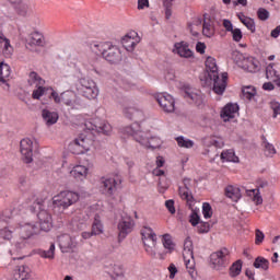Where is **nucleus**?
Segmentation results:
<instances>
[{
    "instance_id": "f257e3e1",
    "label": "nucleus",
    "mask_w": 280,
    "mask_h": 280,
    "mask_svg": "<svg viewBox=\"0 0 280 280\" xmlns=\"http://www.w3.org/2000/svg\"><path fill=\"white\" fill-rule=\"evenodd\" d=\"M206 70L208 71L209 80L212 81V90L217 95H223L226 91V80H229V73L223 72L220 78L218 72V63L215 58L208 57L206 59Z\"/></svg>"
},
{
    "instance_id": "f03ea898",
    "label": "nucleus",
    "mask_w": 280,
    "mask_h": 280,
    "mask_svg": "<svg viewBox=\"0 0 280 280\" xmlns=\"http://www.w3.org/2000/svg\"><path fill=\"white\" fill-rule=\"evenodd\" d=\"M92 50L95 54H102L103 58L110 62V65H119L124 60V55L119 47L106 42L101 44H95L92 46Z\"/></svg>"
},
{
    "instance_id": "7ed1b4c3",
    "label": "nucleus",
    "mask_w": 280,
    "mask_h": 280,
    "mask_svg": "<svg viewBox=\"0 0 280 280\" xmlns=\"http://www.w3.org/2000/svg\"><path fill=\"white\" fill-rule=\"evenodd\" d=\"M124 132L126 135H130L133 137L135 141L140 143V145H144V148H152V150L159 148L161 140L158 138L148 137L147 132L141 131V125L135 122L131 126L125 127Z\"/></svg>"
},
{
    "instance_id": "20e7f679",
    "label": "nucleus",
    "mask_w": 280,
    "mask_h": 280,
    "mask_svg": "<svg viewBox=\"0 0 280 280\" xmlns=\"http://www.w3.org/2000/svg\"><path fill=\"white\" fill-rule=\"evenodd\" d=\"M80 200V195L71 190H63L52 198V205L55 209H69L72 205H75Z\"/></svg>"
},
{
    "instance_id": "39448f33",
    "label": "nucleus",
    "mask_w": 280,
    "mask_h": 280,
    "mask_svg": "<svg viewBox=\"0 0 280 280\" xmlns=\"http://www.w3.org/2000/svg\"><path fill=\"white\" fill-rule=\"evenodd\" d=\"M68 148L72 154H84V152H89V150L93 148V138H91V133L88 136L81 133L78 138L69 143Z\"/></svg>"
},
{
    "instance_id": "423d86ee",
    "label": "nucleus",
    "mask_w": 280,
    "mask_h": 280,
    "mask_svg": "<svg viewBox=\"0 0 280 280\" xmlns=\"http://www.w3.org/2000/svg\"><path fill=\"white\" fill-rule=\"evenodd\" d=\"M184 261L190 275L191 279L196 280V259H194V243L190 237H187L184 242V252H183Z\"/></svg>"
},
{
    "instance_id": "0eeeda50",
    "label": "nucleus",
    "mask_w": 280,
    "mask_h": 280,
    "mask_svg": "<svg viewBox=\"0 0 280 280\" xmlns=\"http://www.w3.org/2000/svg\"><path fill=\"white\" fill-rule=\"evenodd\" d=\"M142 242L145 253L153 259H156V233L150 226H143L141 230Z\"/></svg>"
},
{
    "instance_id": "6e6552de",
    "label": "nucleus",
    "mask_w": 280,
    "mask_h": 280,
    "mask_svg": "<svg viewBox=\"0 0 280 280\" xmlns=\"http://www.w3.org/2000/svg\"><path fill=\"white\" fill-rule=\"evenodd\" d=\"M80 86L78 88V91L80 95L83 97H86V100H95L97 95H100V90L97 89V84L95 81L91 79H80Z\"/></svg>"
},
{
    "instance_id": "1a4fd4ad",
    "label": "nucleus",
    "mask_w": 280,
    "mask_h": 280,
    "mask_svg": "<svg viewBox=\"0 0 280 280\" xmlns=\"http://www.w3.org/2000/svg\"><path fill=\"white\" fill-rule=\"evenodd\" d=\"M18 233L20 235V241L16 243V246H20L21 248V244L25 246V244H27V240H31V237L40 233V229L34 223H25L18 228Z\"/></svg>"
},
{
    "instance_id": "9d476101",
    "label": "nucleus",
    "mask_w": 280,
    "mask_h": 280,
    "mask_svg": "<svg viewBox=\"0 0 280 280\" xmlns=\"http://www.w3.org/2000/svg\"><path fill=\"white\" fill-rule=\"evenodd\" d=\"M59 248L61 253H71L80 246V238L77 236H71L69 234H63L58 237Z\"/></svg>"
},
{
    "instance_id": "9b49d317",
    "label": "nucleus",
    "mask_w": 280,
    "mask_h": 280,
    "mask_svg": "<svg viewBox=\"0 0 280 280\" xmlns=\"http://www.w3.org/2000/svg\"><path fill=\"white\" fill-rule=\"evenodd\" d=\"M20 152L23 163H32L34 161V141L30 138H24L20 142Z\"/></svg>"
},
{
    "instance_id": "f8f14e48",
    "label": "nucleus",
    "mask_w": 280,
    "mask_h": 280,
    "mask_svg": "<svg viewBox=\"0 0 280 280\" xmlns=\"http://www.w3.org/2000/svg\"><path fill=\"white\" fill-rule=\"evenodd\" d=\"M61 102L72 110H80V108H82V98L75 95L73 91L61 93Z\"/></svg>"
},
{
    "instance_id": "ddd939ff",
    "label": "nucleus",
    "mask_w": 280,
    "mask_h": 280,
    "mask_svg": "<svg viewBox=\"0 0 280 280\" xmlns=\"http://www.w3.org/2000/svg\"><path fill=\"white\" fill-rule=\"evenodd\" d=\"M121 183V177H103L101 179V187L103 188L104 194L106 196H114L115 191H117V186Z\"/></svg>"
},
{
    "instance_id": "4468645a",
    "label": "nucleus",
    "mask_w": 280,
    "mask_h": 280,
    "mask_svg": "<svg viewBox=\"0 0 280 280\" xmlns=\"http://www.w3.org/2000/svg\"><path fill=\"white\" fill-rule=\"evenodd\" d=\"M39 231H44V233H49L51 231V226H54V219H51V213L46 209L40 208L37 213Z\"/></svg>"
},
{
    "instance_id": "2eb2a0df",
    "label": "nucleus",
    "mask_w": 280,
    "mask_h": 280,
    "mask_svg": "<svg viewBox=\"0 0 280 280\" xmlns=\"http://www.w3.org/2000/svg\"><path fill=\"white\" fill-rule=\"evenodd\" d=\"M122 114L127 119H130L131 121H136V124H139L137 121H141V119H143V110H141L135 105L124 104Z\"/></svg>"
},
{
    "instance_id": "dca6fc26",
    "label": "nucleus",
    "mask_w": 280,
    "mask_h": 280,
    "mask_svg": "<svg viewBox=\"0 0 280 280\" xmlns=\"http://www.w3.org/2000/svg\"><path fill=\"white\" fill-rule=\"evenodd\" d=\"M135 226V222L132 218L126 215L121 217L120 221L118 222V238L125 240L128 233H132V228Z\"/></svg>"
},
{
    "instance_id": "f3484780",
    "label": "nucleus",
    "mask_w": 280,
    "mask_h": 280,
    "mask_svg": "<svg viewBox=\"0 0 280 280\" xmlns=\"http://www.w3.org/2000/svg\"><path fill=\"white\" fill-rule=\"evenodd\" d=\"M226 255H229V250L226 249L211 254V264L215 270H222L226 266Z\"/></svg>"
},
{
    "instance_id": "a211bd4d",
    "label": "nucleus",
    "mask_w": 280,
    "mask_h": 280,
    "mask_svg": "<svg viewBox=\"0 0 280 280\" xmlns=\"http://www.w3.org/2000/svg\"><path fill=\"white\" fill-rule=\"evenodd\" d=\"M158 104L164 110V113H174L175 110V102L174 97L170 94H160L158 96Z\"/></svg>"
},
{
    "instance_id": "6ab92c4d",
    "label": "nucleus",
    "mask_w": 280,
    "mask_h": 280,
    "mask_svg": "<svg viewBox=\"0 0 280 280\" xmlns=\"http://www.w3.org/2000/svg\"><path fill=\"white\" fill-rule=\"evenodd\" d=\"M237 110H240V106H237V104L229 103L221 110V118L223 121H230L235 118Z\"/></svg>"
},
{
    "instance_id": "aec40b11",
    "label": "nucleus",
    "mask_w": 280,
    "mask_h": 280,
    "mask_svg": "<svg viewBox=\"0 0 280 280\" xmlns=\"http://www.w3.org/2000/svg\"><path fill=\"white\" fill-rule=\"evenodd\" d=\"M179 196L187 202L194 201V195L191 194V179L184 178V188L179 187Z\"/></svg>"
},
{
    "instance_id": "412c9836",
    "label": "nucleus",
    "mask_w": 280,
    "mask_h": 280,
    "mask_svg": "<svg viewBox=\"0 0 280 280\" xmlns=\"http://www.w3.org/2000/svg\"><path fill=\"white\" fill-rule=\"evenodd\" d=\"M184 97L189 100L192 104H196V106H200L203 102L202 95L194 92L189 86L184 89Z\"/></svg>"
},
{
    "instance_id": "4be33fe9",
    "label": "nucleus",
    "mask_w": 280,
    "mask_h": 280,
    "mask_svg": "<svg viewBox=\"0 0 280 280\" xmlns=\"http://www.w3.org/2000/svg\"><path fill=\"white\" fill-rule=\"evenodd\" d=\"M242 68L249 73H257L259 71V61L253 57L244 59Z\"/></svg>"
},
{
    "instance_id": "5701e85b",
    "label": "nucleus",
    "mask_w": 280,
    "mask_h": 280,
    "mask_svg": "<svg viewBox=\"0 0 280 280\" xmlns=\"http://www.w3.org/2000/svg\"><path fill=\"white\" fill-rule=\"evenodd\" d=\"M175 51L180 58H191L194 56V52L189 49V45L185 42L176 43Z\"/></svg>"
},
{
    "instance_id": "b1692460",
    "label": "nucleus",
    "mask_w": 280,
    "mask_h": 280,
    "mask_svg": "<svg viewBox=\"0 0 280 280\" xmlns=\"http://www.w3.org/2000/svg\"><path fill=\"white\" fill-rule=\"evenodd\" d=\"M89 174V168L84 165H77L70 171V176L75 180H84Z\"/></svg>"
},
{
    "instance_id": "393cba45",
    "label": "nucleus",
    "mask_w": 280,
    "mask_h": 280,
    "mask_svg": "<svg viewBox=\"0 0 280 280\" xmlns=\"http://www.w3.org/2000/svg\"><path fill=\"white\" fill-rule=\"evenodd\" d=\"M202 34L208 38H211V36L215 34V28L213 27V21H211V18H207V15H205V19H203Z\"/></svg>"
},
{
    "instance_id": "a878e982",
    "label": "nucleus",
    "mask_w": 280,
    "mask_h": 280,
    "mask_svg": "<svg viewBox=\"0 0 280 280\" xmlns=\"http://www.w3.org/2000/svg\"><path fill=\"white\" fill-rule=\"evenodd\" d=\"M42 117L46 126H54V124L58 122V113L56 112H49L48 109H43Z\"/></svg>"
},
{
    "instance_id": "bb28decb",
    "label": "nucleus",
    "mask_w": 280,
    "mask_h": 280,
    "mask_svg": "<svg viewBox=\"0 0 280 280\" xmlns=\"http://www.w3.org/2000/svg\"><path fill=\"white\" fill-rule=\"evenodd\" d=\"M225 196L233 202H237L242 198V190L238 187L228 186L225 187Z\"/></svg>"
},
{
    "instance_id": "cd10ccee",
    "label": "nucleus",
    "mask_w": 280,
    "mask_h": 280,
    "mask_svg": "<svg viewBox=\"0 0 280 280\" xmlns=\"http://www.w3.org/2000/svg\"><path fill=\"white\" fill-rule=\"evenodd\" d=\"M30 47H43V34L33 32L28 37Z\"/></svg>"
},
{
    "instance_id": "c85d7f7f",
    "label": "nucleus",
    "mask_w": 280,
    "mask_h": 280,
    "mask_svg": "<svg viewBox=\"0 0 280 280\" xmlns=\"http://www.w3.org/2000/svg\"><path fill=\"white\" fill-rule=\"evenodd\" d=\"M92 130H96V132H100L101 135H110V132H113V127L107 121H102L94 125Z\"/></svg>"
},
{
    "instance_id": "c756f323",
    "label": "nucleus",
    "mask_w": 280,
    "mask_h": 280,
    "mask_svg": "<svg viewBox=\"0 0 280 280\" xmlns=\"http://www.w3.org/2000/svg\"><path fill=\"white\" fill-rule=\"evenodd\" d=\"M12 73V70L10 69V66L4 62H0V82L2 84H5L8 82V78H10Z\"/></svg>"
},
{
    "instance_id": "7c9ffc66",
    "label": "nucleus",
    "mask_w": 280,
    "mask_h": 280,
    "mask_svg": "<svg viewBox=\"0 0 280 280\" xmlns=\"http://www.w3.org/2000/svg\"><path fill=\"white\" fill-rule=\"evenodd\" d=\"M221 160L224 162H229V163H240V158H237V155H235V151L233 150H226L223 151L221 153Z\"/></svg>"
},
{
    "instance_id": "2f4dec72",
    "label": "nucleus",
    "mask_w": 280,
    "mask_h": 280,
    "mask_svg": "<svg viewBox=\"0 0 280 280\" xmlns=\"http://www.w3.org/2000/svg\"><path fill=\"white\" fill-rule=\"evenodd\" d=\"M38 255L43 259H54L56 257V244L51 243L48 250L39 249Z\"/></svg>"
},
{
    "instance_id": "473e14b6",
    "label": "nucleus",
    "mask_w": 280,
    "mask_h": 280,
    "mask_svg": "<svg viewBox=\"0 0 280 280\" xmlns=\"http://www.w3.org/2000/svg\"><path fill=\"white\" fill-rule=\"evenodd\" d=\"M28 84L30 86H43V84H45V80H43L38 73L33 71L28 74Z\"/></svg>"
},
{
    "instance_id": "72a5a7b5",
    "label": "nucleus",
    "mask_w": 280,
    "mask_h": 280,
    "mask_svg": "<svg viewBox=\"0 0 280 280\" xmlns=\"http://www.w3.org/2000/svg\"><path fill=\"white\" fill-rule=\"evenodd\" d=\"M14 10L19 16H27L30 14V5L23 0L15 4Z\"/></svg>"
},
{
    "instance_id": "f704fd0d",
    "label": "nucleus",
    "mask_w": 280,
    "mask_h": 280,
    "mask_svg": "<svg viewBox=\"0 0 280 280\" xmlns=\"http://www.w3.org/2000/svg\"><path fill=\"white\" fill-rule=\"evenodd\" d=\"M121 45L127 49V51H132L135 47H137V42H135V38L130 35H125L121 38Z\"/></svg>"
},
{
    "instance_id": "c9c22d12",
    "label": "nucleus",
    "mask_w": 280,
    "mask_h": 280,
    "mask_svg": "<svg viewBox=\"0 0 280 280\" xmlns=\"http://www.w3.org/2000/svg\"><path fill=\"white\" fill-rule=\"evenodd\" d=\"M8 222L3 219L0 220V235L3 240L10 241L12 238V231L8 229Z\"/></svg>"
},
{
    "instance_id": "e433bc0d",
    "label": "nucleus",
    "mask_w": 280,
    "mask_h": 280,
    "mask_svg": "<svg viewBox=\"0 0 280 280\" xmlns=\"http://www.w3.org/2000/svg\"><path fill=\"white\" fill-rule=\"evenodd\" d=\"M246 195L252 198L253 202H255V205H262L264 202V198H261V195L259 192V189H250V190H246Z\"/></svg>"
},
{
    "instance_id": "4c0bfd02",
    "label": "nucleus",
    "mask_w": 280,
    "mask_h": 280,
    "mask_svg": "<svg viewBox=\"0 0 280 280\" xmlns=\"http://www.w3.org/2000/svg\"><path fill=\"white\" fill-rule=\"evenodd\" d=\"M270 267V261L264 257H257L254 261V268H258L260 270H268Z\"/></svg>"
},
{
    "instance_id": "58836bf2",
    "label": "nucleus",
    "mask_w": 280,
    "mask_h": 280,
    "mask_svg": "<svg viewBox=\"0 0 280 280\" xmlns=\"http://www.w3.org/2000/svg\"><path fill=\"white\" fill-rule=\"evenodd\" d=\"M51 91V88H45L43 85H37V89L33 91V100H39L43 95H47V92Z\"/></svg>"
},
{
    "instance_id": "ea45409f",
    "label": "nucleus",
    "mask_w": 280,
    "mask_h": 280,
    "mask_svg": "<svg viewBox=\"0 0 280 280\" xmlns=\"http://www.w3.org/2000/svg\"><path fill=\"white\" fill-rule=\"evenodd\" d=\"M243 97L245 100H253L257 95V90L250 85L243 88Z\"/></svg>"
},
{
    "instance_id": "a19ab883",
    "label": "nucleus",
    "mask_w": 280,
    "mask_h": 280,
    "mask_svg": "<svg viewBox=\"0 0 280 280\" xmlns=\"http://www.w3.org/2000/svg\"><path fill=\"white\" fill-rule=\"evenodd\" d=\"M104 233V226L102 225V221L95 217L94 222L92 224V234L102 235Z\"/></svg>"
},
{
    "instance_id": "79ce46f5",
    "label": "nucleus",
    "mask_w": 280,
    "mask_h": 280,
    "mask_svg": "<svg viewBox=\"0 0 280 280\" xmlns=\"http://www.w3.org/2000/svg\"><path fill=\"white\" fill-rule=\"evenodd\" d=\"M162 244L168 253H172L174 250V242L172 241V236L170 234H164L162 238Z\"/></svg>"
},
{
    "instance_id": "37998d69",
    "label": "nucleus",
    "mask_w": 280,
    "mask_h": 280,
    "mask_svg": "<svg viewBox=\"0 0 280 280\" xmlns=\"http://www.w3.org/2000/svg\"><path fill=\"white\" fill-rule=\"evenodd\" d=\"M262 145L265 148L266 156H275V154H277V149H275V145L268 142L266 138H264Z\"/></svg>"
},
{
    "instance_id": "c03bdc74",
    "label": "nucleus",
    "mask_w": 280,
    "mask_h": 280,
    "mask_svg": "<svg viewBox=\"0 0 280 280\" xmlns=\"http://www.w3.org/2000/svg\"><path fill=\"white\" fill-rule=\"evenodd\" d=\"M242 272V260H237L230 268V277L235 278L238 277Z\"/></svg>"
},
{
    "instance_id": "a18cd8bd",
    "label": "nucleus",
    "mask_w": 280,
    "mask_h": 280,
    "mask_svg": "<svg viewBox=\"0 0 280 280\" xmlns=\"http://www.w3.org/2000/svg\"><path fill=\"white\" fill-rule=\"evenodd\" d=\"M200 25H202V20L200 19L195 20L192 24H188V30L192 36H198V30H200Z\"/></svg>"
},
{
    "instance_id": "49530a36",
    "label": "nucleus",
    "mask_w": 280,
    "mask_h": 280,
    "mask_svg": "<svg viewBox=\"0 0 280 280\" xmlns=\"http://www.w3.org/2000/svg\"><path fill=\"white\" fill-rule=\"evenodd\" d=\"M109 275H110L112 279H115V277H119V276L124 275V267L121 265H114L109 269Z\"/></svg>"
},
{
    "instance_id": "de8ad7c7",
    "label": "nucleus",
    "mask_w": 280,
    "mask_h": 280,
    "mask_svg": "<svg viewBox=\"0 0 280 280\" xmlns=\"http://www.w3.org/2000/svg\"><path fill=\"white\" fill-rule=\"evenodd\" d=\"M277 70H275V65L270 63L266 68V78L267 80H275V78H278Z\"/></svg>"
},
{
    "instance_id": "09e8293b",
    "label": "nucleus",
    "mask_w": 280,
    "mask_h": 280,
    "mask_svg": "<svg viewBox=\"0 0 280 280\" xmlns=\"http://www.w3.org/2000/svg\"><path fill=\"white\" fill-rule=\"evenodd\" d=\"M209 145H213L214 150H218V148H224V141H222V138L211 137Z\"/></svg>"
},
{
    "instance_id": "8fccbe9b",
    "label": "nucleus",
    "mask_w": 280,
    "mask_h": 280,
    "mask_svg": "<svg viewBox=\"0 0 280 280\" xmlns=\"http://www.w3.org/2000/svg\"><path fill=\"white\" fill-rule=\"evenodd\" d=\"M176 141L179 145V148H194V141L191 140H186L183 137L176 138Z\"/></svg>"
},
{
    "instance_id": "3c124183",
    "label": "nucleus",
    "mask_w": 280,
    "mask_h": 280,
    "mask_svg": "<svg viewBox=\"0 0 280 280\" xmlns=\"http://www.w3.org/2000/svg\"><path fill=\"white\" fill-rule=\"evenodd\" d=\"M16 275L21 277L23 280H30V268L22 266L19 268V272Z\"/></svg>"
},
{
    "instance_id": "603ef678",
    "label": "nucleus",
    "mask_w": 280,
    "mask_h": 280,
    "mask_svg": "<svg viewBox=\"0 0 280 280\" xmlns=\"http://www.w3.org/2000/svg\"><path fill=\"white\" fill-rule=\"evenodd\" d=\"M202 213H203V218L209 219L211 218V215H213V210L211 209V205L208 202H205L202 205Z\"/></svg>"
},
{
    "instance_id": "864d4df0",
    "label": "nucleus",
    "mask_w": 280,
    "mask_h": 280,
    "mask_svg": "<svg viewBox=\"0 0 280 280\" xmlns=\"http://www.w3.org/2000/svg\"><path fill=\"white\" fill-rule=\"evenodd\" d=\"M257 16L260 21H268V19H270V12L264 8H259L257 11Z\"/></svg>"
},
{
    "instance_id": "5fc2aeb1",
    "label": "nucleus",
    "mask_w": 280,
    "mask_h": 280,
    "mask_svg": "<svg viewBox=\"0 0 280 280\" xmlns=\"http://www.w3.org/2000/svg\"><path fill=\"white\" fill-rule=\"evenodd\" d=\"M189 222L192 226H197L200 222V215H198V212L196 210H192V212L189 215Z\"/></svg>"
},
{
    "instance_id": "6e6d98bb",
    "label": "nucleus",
    "mask_w": 280,
    "mask_h": 280,
    "mask_svg": "<svg viewBox=\"0 0 280 280\" xmlns=\"http://www.w3.org/2000/svg\"><path fill=\"white\" fill-rule=\"evenodd\" d=\"M230 32H232V38H233V40H235V43H240V40H242V37H243L242 30L232 28V31H230Z\"/></svg>"
},
{
    "instance_id": "4d7b16f0",
    "label": "nucleus",
    "mask_w": 280,
    "mask_h": 280,
    "mask_svg": "<svg viewBox=\"0 0 280 280\" xmlns=\"http://www.w3.org/2000/svg\"><path fill=\"white\" fill-rule=\"evenodd\" d=\"M50 93V97H52L55 104H62V94H58V92L54 91H48Z\"/></svg>"
},
{
    "instance_id": "13d9d810",
    "label": "nucleus",
    "mask_w": 280,
    "mask_h": 280,
    "mask_svg": "<svg viewBox=\"0 0 280 280\" xmlns=\"http://www.w3.org/2000/svg\"><path fill=\"white\" fill-rule=\"evenodd\" d=\"M270 108L273 110V118H277V116L280 115V103L272 101L270 103Z\"/></svg>"
},
{
    "instance_id": "bf43d9fd",
    "label": "nucleus",
    "mask_w": 280,
    "mask_h": 280,
    "mask_svg": "<svg viewBox=\"0 0 280 280\" xmlns=\"http://www.w3.org/2000/svg\"><path fill=\"white\" fill-rule=\"evenodd\" d=\"M210 230L211 225H209L207 222H200L198 225V233H209Z\"/></svg>"
},
{
    "instance_id": "052dcab7",
    "label": "nucleus",
    "mask_w": 280,
    "mask_h": 280,
    "mask_svg": "<svg viewBox=\"0 0 280 280\" xmlns=\"http://www.w3.org/2000/svg\"><path fill=\"white\" fill-rule=\"evenodd\" d=\"M243 25H245V27H247V30H249L254 34V32H255V20L249 18L248 20H246L244 22Z\"/></svg>"
},
{
    "instance_id": "680f3d73",
    "label": "nucleus",
    "mask_w": 280,
    "mask_h": 280,
    "mask_svg": "<svg viewBox=\"0 0 280 280\" xmlns=\"http://www.w3.org/2000/svg\"><path fill=\"white\" fill-rule=\"evenodd\" d=\"M168 272H170V279H174L176 275H178V268H176V265L171 264L168 266Z\"/></svg>"
},
{
    "instance_id": "e2e57ef3",
    "label": "nucleus",
    "mask_w": 280,
    "mask_h": 280,
    "mask_svg": "<svg viewBox=\"0 0 280 280\" xmlns=\"http://www.w3.org/2000/svg\"><path fill=\"white\" fill-rule=\"evenodd\" d=\"M165 207L170 211V213H176V208L174 207V200L170 199L165 201Z\"/></svg>"
},
{
    "instance_id": "0e129e2a",
    "label": "nucleus",
    "mask_w": 280,
    "mask_h": 280,
    "mask_svg": "<svg viewBox=\"0 0 280 280\" xmlns=\"http://www.w3.org/2000/svg\"><path fill=\"white\" fill-rule=\"evenodd\" d=\"M164 7H165L166 19H171L172 18V3L164 1Z\"/></svg>"
},
{
    "instance_id": "69168bd1",
    "label": "nucleus",
    "mask_w": 280,
    "mask_h": 280,
    "mask_svg": "<svg viewBox=\"0 0 280 280\" xmlns=\"http://www.w3.org/2000/svg\"><path fill=\"white\" fill-rule=\"evenodd\" d=\"M264 232H261V230H256V241L255 244L259 245L261 244V242H264Z\"/></svg>"
},
{
    "instance_id": "338daca9",
    "label": "nucleus",
    "mask_w": 280,
    "mask_h": 280,
    "mask_svg": "<svg viewBox=\"0 0 280 280\" xmlns=\"http://www.w3.org/2000/svg\"><path fill=\"white\" fill-rule=\"evenodd\" d=\"M207 49V45H205V43H197L196 45V50L198 51V54H205V50Z\"/></svg>"
},
{
    "instance_id": "774afa93",
    "label": "nucleus",
    "mask_w": 280,
    "mask_h": 280,
    "mask_svg": "<svg viewBox=\"0 0 280 280\" xmlns=\"http://www.w3.org/2000/svg\"><path fill=\"white\" fill-rule=\"evenodd\" d=\"M223 27L226 32H233V23H231V20H223Z\"/></svg>"
}]
</instances>
